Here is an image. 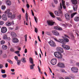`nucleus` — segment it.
Segmentation results:
<instances>
[{
    "instance_id": "obj_16",
    "label": "nucleus",
    "mask_w": 79,
    "mask_h": 79,
    "mask_svg": "<svg viewBox=\"0 0 79 79\" xmlns=\"http://www.w3.org/2000/svg\"><path fill=\"white\" fill-rule=\"evenodd\" d=\"M72 3L73 5H76L77 3V0H71Z\"/></svg>"
},
{
    "instance_id": "obj_10",
    "label": "nucleus",
    "mask_w": 79,
    "mask_h": 79,
    "mask_svg": "<svg viewBox=\"0 0 79 79\" xmlns=\"http://www.w3.org/2000/svg\"><path fill=\"white\" fill-rule=\"evenodd\" d=\"M52 33L54 35H56V36H60V33L58 32H57V31L56 30H53L52 31Z\"/></svg>"
},
{
    "instance_id": "obj_47",
    "label": "nucleus",
    "mask_w": 79,
    "mask_h": 79,
    "mask_svg": "<svg viewBox=\"0 0 79 79\" xmlns=\"http://www.w3.org/2000/svg\"><path fill=\"white\" fill-rule=\"evenodd\" d=\"M73 8H74L77 9V5H75L73 6Z\"/></svg>"
},
{
    "instance_id": "obj_45",
    "label": "nucleus",
    "mask_w": 79,
    "mask_h": 79,
    "mask_svg": "<svg viewBox=\"0 0 79 79\" xmlns=\"http://www.w3.org/2000/svg\"><path fill=\"white\" fill-rule=\"evenodd\" d=\"M62 6L64 9H66V6H65V4L64 5H62Z\"/></svg>"
},
{
    "instance_id": "obj_9",
    "label": "nucleus",
    "mask_w": 79,
    "mask_h": 79,
    "mask_svg": "<svg viewBox=\"0 0 79 79\" xmlns=\"http://www.w3.org/2000/svg\"><path fill=\"white\" fill-rule=\"evenodd\" d=\"M47 23L48 25V26H52L54 25L55 24V22H53V21L51 20H48L47 21Z\"/></svg>"
},
{
    "instance_id": "obj_12",
    "label": "nucleus",
    "mask_w": 79,
    "mask_h": 79,
    "mask_svg": "<svg viewBox=\"0 0 79 79\" xmlns=\"http://www.w3.org/2000/svg\"><path fill=\"white\" fill-rule=\"evenodd\" d=\"M10 35L13 38L16 37V36H17L15 32H11L10 33Z\"/></svg>"
},
{
    "instance_id": "obj_41",
    "label": "nucleus",
    "mask_w": 79,
    "mask_h": 79,
    "mask_svg": "<svg viewBox=\"0 0 79 79\" xmlns=\"http://www.w3.org/2000/svg\"><path fill=\"white\" fill-rule=\"evenodd\" d=\"M7 61H8V62H9V63H10V64H13V62L12 61H11L10 60H8Z\"/></svg>"
},
{
    "instance_id": "obj_17",
    "label": "nucleus",
    "mask_w": 79,
    "mask_h": 79,
    "mask_svg": "<svg viewBox=\"0 0 79 79\" xmlns=\"http://www.w3.org/2000/svg\"><path fill=\"white\" fill-rule=\"evenodd\" d=\"M35 66V64H31L30 65V67L31 69H34V67Z\"/></svg>"
},
{
    "instance_id": "obj_60",
    "label": "nucleus",
    "mask_w": 79,
    "mask_h": 79,
    "mask_svg": "<svg viewBox=\"0 0 79 79\" xmlns=\"http://www.w3.org/2000/svg\"><path fill=\"white\" fill-rule=\"evenodd\" d=\"M76 64L77 66H79V62H77Z\"/></svg>"
},
{
    "instance_id": "obj_37",
    "label": "nucleus",
    "mask_w": 79,
    "mask_h": 79,
    "mask_svg": "<svg viewBox=\"0 0 79 79\" xmlns=\"http://www.w3.org/2000/svg\"><path fill=\"white\" fill-rule=\"evenodd\" d=\"M56 49V50H63V48H62L59 47H57Z\"/></svg>"
},
{
    "instance_id": "obj_32",
    "label": "nucleus",
    "mask_w": 79,
    "mask_h": 79,
    "mask_svg": "<svg viewBox=\"0 0 79 79\" xmlns=\"http://www.w3.org/2000/svg\"><path fill=\"white\" fill-rule=\"evenodd\" d=\"M0 43L1 45H3L5 43V42L4 40H2L0 42Z\"/></svg>"
},
{
    "instance_id": "obj_54",
    "label": "nucleus",
    "mask_w": 79,
    "mask_h": 79,
    "mask_svg": "<svg viewBox=\"0 0 79 79\" xmlns=\"http://www.w3.org/2000/svg\"><path fill=\"white\" fill-rule=\"evenodd\" d=\"M54 2L56 4L58 3V1H57V0H54Z\"/></svg>"
},
{
    "instance_id": "obj_5",
    "label": "nucleus",
    "mask_w": 79,
    "mask_h": 79,
    "mask_svg": "<svg viewBox=\"0 0 79 79\" xmlns=\"http://www.w3.org/2000/svg\"><path fill=\"white\" fill-rule=\"evenodd\" d=\"M1 31L2 33H3L4 34L5 33V32H6L7 31V28H6V27H2L1 29Z\"/></svg>"
},
{
    "instance_id": "obj_25",
    "label": "nucleus",
    "mask_w": 79,
    "mask_h": 79,
    "mask_svg": "<svg viewBox=\"0 0 79 79\" xmlns=\"http://www.w3.org/2000/svg\"><path fill=\"white\" fill-rule=\"evenodd\" d=\"M7 16L8 18H10L11 17V15H12V13L10 12L9 14H7Z\"/></svg>"
},
{
    "instance_id": "obj_58",
    "label": "nucleus",
    "mask_w": 79,
    "mask_h": 79,
    "mask_svg": "<svg viewBox=\"0 0 79 79\" xmlns=\"http://www.w3.org/2000/svg\"><path fill=\"white\" fill-rule=\"evenodd\" d=\"M8 63H6L5 64V67L6 68H8Z\"/></svg>"
},
{
    "instance_id": "obj_36",
    "label": "nucleus",
    "mask_w": 79,
    "mask_h": 79,
    "mask_svg": "<svg viewBox=\"0 0 79 79\" xmlns=\"http://www.w3.org/2000/svg\"><path fill=\"white\" fill-rule=\"evenodd\" d=\"M35 32H36V33L38 32V30L36 27H35Z\"/></svg>"
},
{
    "instance_id": "obj_42",
    "label": "nucleus",
    "mask_w": 79,
    "mask_h": 79,
    "mask_svg": "<svg viewBox=\"0 0 79 79\" xmlns=\"http://www.w3.org/2000/svg\"><path fill=\"white\" fill-rule=\"evenodd\" d=\"M6 8V7H5V6H2L1 8H2V10H5V9Z\"/></svg>"
},
{
    "instance_id": "obj_57",
    "label": "nucleus",
    "mask_w": 79,
    "mask_h": 79,
    "mask_svg": "<svg viewBox=\"0 0 79 79\" xmlns=\"http://www.w3.org/2000/svg\"><path fill=\"white\" fill-rule=\"evenodd\" d=\"M46 34H47V35H50V32L47 31L46 32Z\"/></svg>"
},
{
    "instance_id": "obj_51",
    "label": "nucleus",
    "mask_w": 79,
    "mask_h": 79,
    "mask_svg": "<svg viewBox=\"0 0 79 79\" xmlns=\"http://www.w3.org/2000/svg\"><path fill=\"white\" fill-rule=\"evenodd\" d=\"M15 53H16V54H19V51H17L15 52Z\"/></svg>"
},
{
    "instance_id": "obj_29",
    "label": "nucleus",
    "mask_w": 79,
    "mask_h": 79,
    "mask_svg": "<svg viewBox=\"0 0 79 79\" xmlns=\"http://www.w3.org/2000/svg\"><path fill=\"white\" fill-rule=\"evenodd\" d=\"M74 20L75 21H79V17H75L74 19Z\"/></svg>"
},
{
    "instance_id": "obj_46",
    "label": "nucleus",
    "mask_w": 79,
    "mask_h": 79,
    "mask_svg": "<svg viewBox=\"0 0 79 79\" xmlns=\"http://www.w3.org/2000/svg\"><path fill=\"white\" fill-rule=\"evenodd\" d=\"M18 17H19V20H21V15H19L18 16Z\"/></svg>"
},
{
    "instance_id": "obj_39",
    "label": "nucleus",
    "mask_w": 79,
    "mask_h": 79,
    "mask_svg": "<svg viewBox=\"0 0 79 79\" xmlns=\"http://www.w3.org/2000/svg\"><path fill=\"white\" fill-rule=\"evenodd\" d=\"M4 24V22L3 21H0V25H3Z\"/></svg>"
},
{
    "instance_id": "obj_43",
    "label": "nucleus",
    "mask_w": 79,
    "mask_h": 79,
    "mask_svg": "<svg viewBox=\"0 0 79 79\" xmlns=\"http://www.w3.org/2000/svg\"><path fill=\"white\" fill-rule=\"evenodd\" d=\"M75 63V61L74 60H71L70 61V63Z\"/></svg>"
},
{
    "instance_id": "obj_35",
    "label": "nucleus",
    "mask_w": 79,
    "mask_h": 79,
    "mask_svg": "<svg viewBox=\"0 0 79 79\" xmlns=\"http://www.w3.org/2000/svg\"><path fill=\"white\" fill-rule=\"evenodd\" d=\"M2 77L3 78H5L6 77V74L2 75Z\"/></svg>"
},
{
    "instance_id": "obj_2",
    "label": "nucleus",
    "mask_w": 79,
    "mask_h": 79,
    "mask_svg": "<svg viewBox=\"0 0 79 79\" xmlns=\"http://www.w3.org/2000/svg\"><path fill=\"white\" fill-rule=\"evenodd\" d=\"M58 41H59L58 42H60V43L64 44L62 45V47L63 48L65 49H66V50H69V49H70V47L69 46L64 44L65 43L64 40L60 39L58 40Z\"/></svg>"
},
{
    "instance_id": "obj_38",
    "label": "nucleus",
    "mask_w": 79,
    "mask_h": 79,
    "mask_svg": "<svg viewBox=\"0 0 79 79\" xmlns=\"http://www.w3.org/2000/svg\"><path fill=\"white\" fill-rule=\"evenodd\" d=\"M27 34L25 35L24 36V37H25V42L27 41Z\"/></svg>"
},
{
    "instance_id": "obj_21",
    "label": "nucleus",
    "mask_w": 79,
    "mask_h": 79,
    "mask_svg": "<svg viewBox=\"0 0 79 79\" xmlns=\"http://www.w3.org/2000/svg\"><path fill=\"white\" fill-rule=\"evenodd\" d=\"M77 15V12H75L74 13H73L71 14V18H73V17L75 16V15Z\"/></svg>"
},
{
    "instance_id": "obj_52",
    "label": "nucleus",
    "mask_w": 79,
    "mask_h": 79,
    "mask_svg": "<svg viewBox=\"0 0 79 79\" xmlns=\"http://www.w3.org/2000/svg\"><path fill=\"white\" fill-rule=\"evenodd\" d=\"M65 79H71V78L69 77H65Z\"/></svg>"
},
{
    "instance_id": "obj_28",
    "label": "nucleus",
    "mask_w": 79,
    "mask_h": 79,
    "mask_svg": "<svg viewBox=\"0 0 79 79\" xmlns=\"http://www.w3.org/2000/svg\"><path fill=\"white\" fill-rule=\"evenodd\" d=\"M49 14L50 15H51V16L52 17V18H55V15H54V14H53V13H52V12H50L49 13Z\"/></svg>"
},
{
    "instance_id": "obj_4",
    "label": "nucleus",
    "mask_w": 79,
    "mask_h": 79,
    "mask_svg": "<svg viewBox=\"0 0 79 79\" xmlns=\"http://www.w3.org/2000/svg\"><path fill=\"white\" fill-rule=\"evenodd\" d=\"M71 71L73 73H77L79 71V69L75 67H73L71 68Z\"/></svg>"
},
{
    "instance_id": "obj_50",
    "label": "nucleus",
    "mask_w": 79,
    "mask_h": 79,
    "mask_svg": "<svg viewBox=\"0 0 79 79\" xmlns=\"http://www.w3.org/2000/svg\"><path fill=\"white\" fill-rule=\"evenodd\" d=\"M62 5H65L64 4V3H65L64 1H63V0H62Z\"/></svg>"
},
{
    "instance_id": "obj_62",
    "label": "nucleus",
    "mask_w": 79,
    "mask_h": 79,
    "mask_svg": "<svg viewBox=\"0 0 79 79\" xmlns=\"http://www.w3.org/2000/svg\"><path fill=\"white\" fill-rule=\"evenodd\" d=\"M73 9L74 10V11H76V10H77V8H73Z\"/></svg>"
},
{
    "instance_id": "obj_11",
    "label": "nucleus",
    "mask_w": 79,
    "mask_h": 79,
    "mask_svg": "<svg viewBox=\"0 0 79 79\" xmlns=\"http://www.w3.org/2000/svg\"><path fill=\"white\" fill-rule=\"evenodd\" d=\"M65 17L67 21H69L70 20V16L68 14H66L65 15Z\"/></svg>"
},
{
    "instance_id": "obj_15",
    "label": "nucleus",
    "mask_w": 79,
    "mask_h": 79,
    "mask_svg": "<svg viewBox=\"0 0 79 79\" xmlns=\"http://www.w3.org/2000/svg\"><path fill=\"white\" fill-rule=\"evenodd\" d=\"M29 61L31 64H34V61H33V59L31 57L29 58Z\"/></svg>"
},
{
    "instance_id": "obj_8",
    "label": "nucleus",
    "mask_w": 79,
    "mask_h": 79,
    "mask_svg": "<svg viewBox=\"0 0 79 79\" xmlns=\"http://www.w3.org/2000/svg\"><path fill=\"white\" fill-rule=\"evenodd\" d=\"M57 66L60 67V68H64L65 66L64 65V64L63 63L61 62H59L57 65Z\"/></svg>"
},
{
    "instance_id": "obj_53",
    "label": "nucleus",
    "mask_w": 79,
    "mask_h": 79,
    "mask_svg": "<svg viewBox=\"0 0 79 79\" xmlns=\"http://www.w3.org/2000/svg\"><path fill=\"white\" fill-rule=\"evenodd\" d=\"M3 53V51H2V50H0V55H1Z\"/></svg>"
},
{
    "instance_id": "obj_33",
    "label": "nucleus",
    "mask_w": 79,
    "mask_h": 79,
    "mask_svg": "<svg viewBox=\"0 0 79 79\" xmlns=\"http://www.w3.org/2000/svg\"><path fill=\"white\" fill-rule=\"evenodd\" d=\"M34 19L36 23H37L38 21V19H37V17L35 16Z\"/></svg>"
},
{
    "instance_id": "obj_49",
    "label": "nucleus",
    "mask_w": 79,
    "mask_h": 79,
    "mask_svg": "<svg viewBox=\"0 0 79 79\" xmlns=\"http://www.w3.org/2000/svg\"><path fill=\"white\" fill-rule=\"evenodd\" d=\"M15 58L16 60L17 61L18 59V57L17 56H15Z\"/></svg>"
},
{
    "instance_id": "obj_24",
    "label": "nucleus",
    "mask_w": 79,
    "mask_h": 79,
    "mask_svg": "<svg viewBox=\"0 0 79 79\" xmlns=\"http://www.w3.org/2000/svg\"><path fill=\"white\" fill-rule=\"evenodd\" d=\"M64 40L65 41V44H66V42H69V40L66 38H64Z\"/></svg>"
},
{
    "instance_id": "obj_23",
    "label": "nucleus",
    "mask_w": 79,
    "mask_h": 79,
    "mask_svg": "<svg viewBox=\"0 0 79 79\" xmlns=\"http://www.w3.org/2000/svg\"><path fill=\"white\" fill-rule=\"evenodd\" d=\"M21 61H22L23 63H26V59H25V58H23L21 60Z\"/></svg>"
},
{
    "instance_id": "obj_61",
    "label": "nucleus",
    "mask_w": 79,
    "mask_h": 79,
    "mask_svg": "<svg viewBox=\"0 0 79 79\" xmlns=\"http://www.w3.org/2000/svg\"><path fill=\"white\" fill-rule=\"evenodd\" d=\"M27 8H29V4H27Z\"/></svg>"
},
{
    "instance_id": "obj_14",
    "label": "nucleus",
    "mask_w": 79,
    "mask_h": 79,
    "mask_svg": "<svg viewBox=\"0 0 79 79\" xmlns=\"http://www.w3.org/2000/svg\"><path fill=\"white\" fill-rule=\"evenodd\" d=\"M2 19L4 21H6L7 20V18L6 17V14H4L2 16Z\"/></svg>"
},
{
    "instance_id": "obj_7",
    "label": "nucleus",
    "mask_w": 79,
    "mask_h": 79,
    "mask_svg": "<svg viewBox=\"0 0 79 79\" xmlns=\"http://www.w3.org/2000/svg\"><path fill=\"white\" fill-rule=\"evenodd\" d=\"M49 45H50V46H51V47H56V44H55V42L52 40H51L49 41Z\"/></svg>"
},
{
    "instance_id": "obj_55",
    "label": "nucleus",
    "mask_w": 79,
    "mask_h": 79,
    "mask_svg": "<svg viewBox=\"0 0 79 79\" xmlns=\"http://www.w3.org/2000/svg\"><path fill=\"white\" fill-rule=\"evenodd\" d=\"M38 39L40 42H41V40H40V37L39 36H38Z\"/></svg>"
},
{
    "instance_id": "obj_22",
    "label": "nucleus",
    "mask_w": 79,
    "mask_h": 79,
    "mask_svg": "<svg viewBox=\"0 0 79 79\" xmlns=\"http://www.w3.org/2000/svg\"><path fill=\"white\" fill-rule=\"evenodd\" d=\"M6 25L7 26H10L11 25V23L10 22H8L6 23Z\"/></svg>"
},
{
    "instance_id": "obj_27",
    "label": "nucleus",
    "mask_w": 79,
    "mask_h": 79,
    "mask_svg": "<svg viewBox=\"0 0 79 79\" xmlns=\"http://www.w3.org/2000/svg\"><path fill=\"white\" fill-rule=\"evenodd\" d=\"M10 10L9 9H7L6 10V11L5 12V13H6V14H8L9 13H10Z\"/></svg>"
},
{
    "instance_id": "obj_26",
    "label": "nucleus",
    "mask_w": 79,
    "mask_h": 79,
    "mask_svg": "<svg viewBox=\"0 0 79 79\" xmlns=\"http://www.w3.org/2000/svg\"><path fill=\"white\" fill-rule=\"evenodd\" d=\"M8 39V37H7V35H4L3 36V39L4 40H6Z\"/></svg>"
},
{
    "instance_id": "obj_59",
    "label": "nucleus",
    "mask_w": 79,
    "mask_h": 79,
    "mask_svg": "<svg viewBox=\"0 0 79 79\" xmlns=\"http://www.w3.org/2000/svg\"><path fill=\"white\" fill-rule=\"evenodd\" d=\"M57 19L58 20H59V21H61V18H60V17H57Z\"/></svg>"
},
{
    "instance_id": "obj_48",
    "label": "nucleus",
    "mask_w": 79,
    "mask_h": 79,
    "mask_svg": "<svg viewBox=\"0 0 79 79\" xmlns=\"http://www.w3.org/2000/svg\"><path fill=\"white\" fill-rule=\"evenodd\" d=\"M2 57L4 58H5L6 57V54H4L3 55Z\"/></svg>"
},
{
    "instance_id": "obj_20",
    "label": "nucleus",
    "mask_w": 79,
    "mask_h": 79,
    "mask_svg": "<svg viewBox=\"0 0 79 79\" xmlns=\"http://www.w3.org/2000/svg\"><path fill=\"white\" fill-rule=\"evenodd\" d=\"M6 3L7 4V5H8V6H10V5H11V2L10 1H6Z\"/></svg>"
},
{
    "instance_id": "obj_40",
    "label": "nucleus",
    "mask_w": 79,
    "mask_h": 79,
    "mask_svg": "<svg viewBox=\"0 0 79 79\" xmlns=\"http://www.w3.org/2000/svg\"><path fill=\"white\" fill-rule=\"evenodd\" d=\"M54 29L56 30H58V29H59V27L57 26H56L54 27Z\"/></svg>"
},
{
    "instance_id": "obj_44",
    "label": "nucleus",
    "mask_w": 79,
    "mask_h": 79,
    "mask_svg": "<svg viewBox=\"0 0 79 79\" xmlns=\"http://www.w3.org/2000/svg\"><path fill=\"white\" fill-rule=\"evenodd\" d=\"M3 67V66L2 64H0V69H2Z\"/></svg>"
},
{
    "instance_id": "obj_64",
    "label": "nucleus",
    "mask_w": 79,
    "mask_h": 79,
    "mask_svg": "<svg viewBox=\"0 0 79 79\" xmlns=\"http://www.w3.org/2000/svg\"><path fill=\"white\" fill-rule=\"evenodd\" d=\"M18 29H19V27H16L15 28V30H18Z\"/></svg>"
},
{
    "instance_id": "obj_63",
    "label": "nucleus",
    "mask_w": 79,
    "mask_h": 79,
    "mask_svg": "<svg viewBox=\"0 0 79 79\" xmlns=\"http://www.w3.org/2000/svg\"><path fill=\"white\" fill-rule=\"evenodd\" d=\"M10 71H12V72H15V69H12L10 70Z\"/></svg>"
},
{
    "instance_id": "obj_1",
    "label": "nucleus",
    "mask_w": 79,
    "mask_h": 79,
    "mask_svg": "<svg viewBox=\"0 0 79 79\" xmlns=\"http://www.w3.org/2000/svg\"><path fill=\"white\" fill-rule=\"evenodd\" d=\"M58 51V52H54V56L55 57L57 58H61L63 57V55L61 53H63L64 51L63 50H59Z\"/></svg>"
},
{
    "instance_id": "obj_30",
    "label": "nucleus",
    "mask_w": 79,
    "mask_h": 79,
    "mask_svg": "<svg viewBox=\"0 0 79 79\" xmlns=\"http://www.w3.org/2000/svg\"><path fill=\"white\" fill-rule=\"evenodd\" d=\"M25 18L27 21L28 19V16L27 15V13H26L25 15Z\"/></svg>"
},
{
    "instance_id": "obj_31",
    "label": "nucleus",
    "mask_w": 79,
    "mask_h": 79,
    "mask_svg": "<svg viewBox=\"0 0 79 79\" xmlns=\"http://www.w3.org/2000/svg\"><path fill=\"white\" fill-rule=\"evenodd\" d=\"M16 16H15V15H11V16L10 17V18L11 19H14V18H15V17Z\"/></svg>"
},
{
    "instance_id": "obj_56",
    "label": "nucleus",
    "mask_w": 79,
    "mask_h": 79,
    "mask_svg": "<svg viewBox=\"0 0 79 79\" xmlns=\"http://www.w3.org/2000/svg\"><path fill=\"white\" fill-rule=\"evenodd\" d=\"M62 26H64V27L65 28H66V27H66V26L63 23L62 24Z\"/></svg>"
},
{
    "instance_id": "obj_19",
    "label": "nucleus",
    "mask_w": 79,
    "mask_h": 79,
    "mask_svg": "<svg viewBox=\"0 0 79 79\" xmlns=\"http://www.w3.org/2000/svg\"><path fill=\"white\" fill-rule=\"evenodd\" d=\"M17 62V64L18 66H20L21 64V62L20 60H18Z\"/></svg>"
},
{
    "instance_id": "obj_34",
    "label": "nucleus",
    "mask_w": 79,
    "mask_h": 79,
    "mask_svg": "<svg viewBox=\"0 0 79 79\" xmlns=\"http://www.w3.org/2000/svg\"><path fill=\"white\" fill-rule=\"evenodd\" d=\"M1 73L3 74H5V70L1 69Z\"/></svg>"
},
{
    "instance_id": "obj_3",
    "label": "nucleus",
    "mask_w": 79,
    "mask_h": 79,
    "mask_svg": "<svg viewBox=\"0 0 79 79\" xmlns=\"http://www.w3.org/2000/svg\"><path fill=\"white\" fill-rule=\"evenodd\" d=\"M62 8V4H61V3H60V6L58 8L59 13L56 11H55V14L56 16H60V14H61V13H62L61 10Z\"/></svg>"
},
{
    "instance_id": "obj_6",
    "label": "nucleus",
    "mask_w": 79,
    "mask_h": 79,
    "mask_svg": "<svg viewBox=\"0 0 79 79\" xmlns=\"http://www.w3.org/2000/svg\"><path fill=\"white\" fill-rule=\"evenodd\" d=\"M57 60L56 59H53L51 61V63L52 65H55L56 64Z\"/></svg>"
},
{
    "instance_id": "obj_18",
    "label": "nucleus",
    "mask_w": 79,
    "mask_h": 79,
    "mask_svg": "<svg viewBox=\"0 0 79 79\" xmlns=\"http://www.w3.org/2000/svg\"><path fill=\"white\" fill-rule=\"evenodd\" d=\"M2 48L3 50H6L8 48V47L6 45H3L2 46Z\"/></svg>"
},
{
    "instance_id": "obj_13",
    "label": "nucleus",
    "mask_w": 79,
    "mask_h": 79,
    "mask_svg": "<svg viewBox=\"0 0 79 79\" xmlns=\"http://www.w3.org/2000/svg\"><path fill=\"white\" fill-rule=\"evenodd\" d=\"M12 42L13 43H18V42H19V40H18V39L17 38H13Z\"/></svg>"
}]
</instances>
